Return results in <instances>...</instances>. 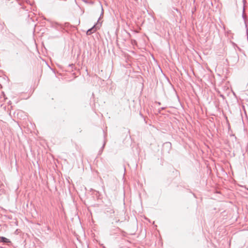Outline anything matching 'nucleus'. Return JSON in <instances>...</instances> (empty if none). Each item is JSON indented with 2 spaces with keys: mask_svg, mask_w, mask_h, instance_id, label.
Listing matches in <instances>:
<instances>
[{
  "mask_svg": "<svg viewBox=\"0 0 248 248\" xmlns=\"http://www.w3.org/2000/svg\"><path fill=\"white\" fill-rule=\"evenodd\" d=\"M100 18L98 19L97 23L94 25L92 28L88 30L86 34L88 35L92 34L93 32H95L97 28H99V25L100 26L101 24L99 22Z\"/></svg>",
  "mask_w": 248,
  "mask_h": 248,
  "instance_id": "f257e3e1",
  "label": "nucleus"
},
{
  "mask_svg": "<svg viewBox=\"0 0 248 248\" xmlns=\"http://www.w3.org/2000/svg\"><path fill=\"white\" fill-rule=\"evenodd\" d=\"M0 242L8 246H11L12 245L11 241L9 239L3 236H0Z\"/></svg>",
  "mask_w": 248,
  "mask_h": 248,
  "instance_id": "f03ea898",
  "label": "nucleus"
},
{
  "mask_svg": "<svg viewBox=\"0 0 248 248\" xmlns=\"http://www.w3.org/2000/svg\"><path fill=\"white\" fill-rule=\"evenodd\" d=\"M242 17H243V19L244 20V21L246 22V16L245 14V8H243Z\"/></svg>",
  "mask_w": 248,
  "mask_h": 248,
  "instance_id": "7ed1b4c3",
  "label": "nucleus"
},
{
  "mask_svg": "<svg viewBox=\"0 0 248 248\" xmlns=\"http://www.w3.org/2000/svg\"><path fill=\"white\" fill-rule=\"evenodd\" d=\"M105 144H106V141H104V143H103V145L102 146V147H101V150L100 151V152L101 151V152H102L103 149L105 147Z\"/></svg>",
  "mask_w": 248,
  "mask_h": 248,
  "instance_id": "20e7f679",
  "label": "nucleus"
},
{
  "mask_svg": "<svg viewBox=\"0 0 248 248\" xmlns=\"http://www.w3.org/2000/svg\"><path fill=\"white\" fill-rule=\"evenodd\" d=\"M165 144L166 145H169L170 147L171 146V143L170 142H166Z\"/></svg>",
  "mask_w": 248,
  "mask_h": 248,
  "instance_id": "39448f33",
  "label": "nucleus"
},
{
  "mask_svg": "<svg viewBox=\"0 0 248 248\" xmlns=\"http://www.w3.org/2000/svg\"><path fill=\"white\" fill-rule=\"evenodd\" d=\"M22 113H23V111H18V112H17V116H18V115H19V114H22Z\"/></svg>",
  "mask_w": 248,
  "mask_h": 248,
  "instance_id": "423d86ee",
  "label": "nucleus"
},
{
  "mask_svg": "<svg viewBox=\"0 0 248 248\" xmlns=\"http://www.w3.org/2000/svg\"><path fill=\"white\" fill-rule=\"evenodd\" d=\"M220 96L222 97L223 99H225V96L223 94H220Z\"/></svg>",
  "mask_w": 248,
  "mask_h": 248,
  "instance_id": "0eeeda50",
  "label": "nucleus"
},
{
  "mask_svg": "<svg viewBox=\"0 0 248 248\" xmlns=\"http://www.w3.org/2000/svg\"><path fill=\"white\" fill-rule=\"evenodd\" d=\"M140 115L141 117H142V118H144V116L142 114V113L141 112L140 113Z\"/></svg>",
  "mask_w": 248,
  "mask_h": 248,
  "instance_id": "6e6552de",
  "label": "nucleus"
},
{
  "mask_svg": "<svg viewBox=\"0 0 248 248\" xmlns=\"http://www.w3.org/2000/svg\"><path fill=\"white\" fill-rule=\"evenodd\" d=\"M102 13H101V15H102L103 14V8H102Z\"/></svg>",
  "mask_w": 248,
  "mask_h": 248,
  "instance_id": "1a4fd4ad",
  "label": "nucleus"
},
{
  "mask_svg": "<svg viewBox=\"0 0 248 248\" xmlns=\"http://www.w3.org/2000/svg\"><path fill=\"white\" fill-rule=\"evenodd\" d=\"M165 108H161V109H164Z\"/></svg>",
  "mask_w": 248,
  "mask_h": 248,
  "instance_id": "9d476101",
  "label": "nucleus"
}]
</instances>
